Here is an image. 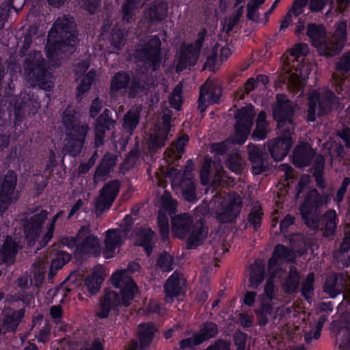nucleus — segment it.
I'll return each mask as SVG.
<instances>
[{
	"instance_id": "nucleus-1",
	"label": "nucleus",
	"mask_w": 350,
	"mask_h": 350,
	"mask_svg": "<svg viewBox=\"0 0 350 350\" xmlns=\"http://www.w3.org/2000/svg\"><path fill=\"white\" fill-rule=\"evenodd\" d=\"M111 282L113 287L120 292L105 290V294L100 298L96 316L101 319H107L111 311L115 314L120 312V307L131 305L139 288L134 279L126 271L119 270L112 273Z\"/></svg>"
},
{
	"instance_id": "nucleus-2",
	"label": "nucleus",
	"mask_w": 350,
	"mask_h": 350,
	"mask_svg": "<svg viewBox=\"0 0 350 350\" xmlns=\"http://www.w3.org/2000/svg\"><path fill=\"white\" fill-rule=\"evenodd\" d=\"M78 44L74 18L67 15L58 17L48 33L46 56L53 60L61 55H72L76 51Z\"/></svg>"
},
{
	"instance_id": "nucleus-3",
	"label": "nucleus",
	"mask_w": 350,
	"mask_h": 350,
	"mask_svg": "<svg viewBox=\"0 0 350 350\" xmlns=\"http://www.w3.org/2000/svg\"><path fill=\"white\" fill-rule=\"evenodd\" d=\"M172 230L180 239L187 237V250H195L203 244L207 237L208 229L202 219L194 222L188 213L176 215L172 218Z\"/></svg>"
},
{
	"instance_id": "nucleus-4",
	"label": "nucleus",
	"mask_w": 350,
	"mask_h": 350,
	"mask_svg": "<svg viewBox=\"0 0 350 350\" xmlns=\"http://www.w3.org/2000/svg\"><path fill=\"white\" fill-rule=\"evenodd\" d=\"M62 122L66 133L64 149L68 154L77 157L81 152L89 127L81 122L76 110L68 107L63 111Z\"/></svg>"
},
{
	"instance_id": "nucleus-5",
	"label": "nucleus",
	"mask_w": 350,
	"mask_h": 350,
	"mask_svg": "<svg viewBox=\"0 0 350 350\" xmlns=\"http://www.w3.org/2000/svg\"><path fill=\"white\" fill-rule=\"evenodd\" d=\"M27 81L35 88L46 92H51L54 88L52 75L49 71V66L44 57L37 53L29 54L23 63Z\"/></svg>"
},
{
	"instance_id": "nucleus-6",
	"label": "nucleus",
	"mask_w": 350,
	"mask_h": 350,
	"mask_svg": "<svg viewBox=\"0 0 350 350\" xmlns=\"http://www.w3.org/2000/svg\"><path fill=\"white\" fill-rule=\"evenodd\" d=\"M328 195H321L316 189L308 191L305 196L303 203L299 207V212L304 224L309 228L318 226L319 220L316 217L319 208L326 204Z\"/></svg>"
},
{
	"instance_id": "nucleus-7",
	"label": "nucleus",
	"mask_w": 350,
	"mask_h": 350,
	"mask_svg": "<svg viewBox=\"0 0 350 350\" xmlns=\"http://www.w3.org/2000/svg\"><path fill=\"white\" fill-rule=\"evenodd\" d=\"M137 57L152 71L160 68L163 56L161 42L157 35L151 36L142 48L137 50Z\"/></svg>"
},
{
	"instance_id": "nucleus-8",
	"label": "nucleus",
	"mask_w": 350,
	"mask_h": 350,
	"mask_svg": "<svg viewBox=\"0 0 350 350\" xmlns=\"http://www.w3.org/2000/svg\"><path fill=\"white\" fill-rule=\"evenodd\" d=\"M254 116V107L252 105L237 111L234 115V133L232 139L234 144L242 145L245 142L250 133Z\"/></svg>"
},
{
	"instance_id": "nucleus-9",
	"label": "nucleus",
	"mask_w": 350,
	"mask_h": 350,
	"mask_svg": "<svg viewBox=\"0 0 350 350\" xmlns=\"http://www.w3.org/2000/svg\"><path fill=\"white\" fill-rule=\"evenodd\" d=\"M18 180L17 174L8 170L0 180V215H3L17 198L14 193Z\"/></svg>"
},
{
	"instance_id": "nucleus-10",
	"label": "nucleus",
	"mask_w": 350,
	"mask_h": 350,
	"mask_svg": "<svg viewBox=\"0 0 350 350\" xmlns=\"http://www.w3.org/2000/svg\"><path fill=\"white\" fill-rule=\"evenodd\" d=\"M279 94L277 96L278 105L273 110V119L277 122L278 128L285 133L291 132L294 123L293 118L295 115V109L289 100L280 101Z\"/></svg>"
},
{
	"instance_id": "nucleus-11",
	"label": "nucleus",
	"mask_w": 350,
	"mask_h": 350,
	"mask_svg": "<svg viewBox=\"0 0 350 350\" xmlns=\"http://www.w3.org/2000/svg\"><path fill=\"white\" fill-rule=\"evenodd\" d=\"M79 243L77 247V255H96L100 252L99 239L91 233L88 225L82 226L78 231Z\"/></svg>"
},
{
	"instance_id": "nucleus-12",
	"label": "nucleus",
	"mask_w": 350,
	"mask_h": 350,
	"mask_svg": "<svg viewBox=\"0 0 350 350\" xmlns=\"http://www.w3.org/2000/svg\"><path fill=\"white\" fill-rule=\"evenodd\" d=\"M47 219V213L41 211L31 216L29 219L23 221V227L25 239L29 245H34L40 237L43 224Z\"/></svg>"
},
{
	"instance_id": "nucleus-13",
	"label": "nucleus",
	"mask_w": 350,
	"mask_h": 350,
	"mask_svg": "<svg viewBox=\"0 0 350 350\" xmlns=\"http://www.w3.org/2000/svg\"><path fill=\"white\" fill-rule=\"evenodd\" d=\"M222 88L216 83L206 82L200 87V95L198 100V109L200 112H204L208 105L218 104L222 94Z\"/></svg>"
},
{
	"instance_id": "nucleus-14",
	"label": "nucleus",
	"mask_w": 350,
	"mask_h": 350,
	"mask_svg": "<svg viewBox=\"0 0 350 350\" xmlns=\"http://www.w3.org/2000/svg\"><path fill=\"white\" fill-rule=\"evenodd\" d=\"M120 190L119 180H111L105 184L100 190L99 198L96 201V209L105 211L109 209L113 204Z\"/></svg>"
},
{
	"instance_id": "nucleus-15",
	"label": "nucleus",
	"mask_w": 350,
	"mask_h": 350,
	"mask_svg": "<svg viewBox=\"0 0 350 350\" xmlns=\"http://www.w3.org/2000/svg\"><path fill=\"white\" fill-rule=\"evenodd\" d=\"M292 143L291 132L288 130L284 136L274 138L269 142V152L275 161H280L288 154Z\"/></svg>"
},
{
	"instance_id": "nucleus-16",
	"label": "nucleus",
	"mask_w": 350,
	"mask_h": 350,
	"mask_svg": "<svg viewBox=\"0 0 350 350\" xmlns=\"http://www.w3.org/2000/svg\"><path fill=\"white\" fill-rule=\"evenodd\" d=\"M248 159L254 174H260L267 170L268 154L264 147L249 143L247 146Z\"/></svg>"
},
{
	"instance_id": "nucleus-17",
	"label": "nucleus",
	"mask_w": 350,
	"mask_h": 350,
	"mask_svg": "<svg viewBox=\"0 0 350 350\" xmlns=\"http://www.w3.org/2000/svg\"><path fill=\"white\" fill-rule=\"evenodd\" d=\"M186 280L183 275L175 271L167 279L164 284V291L167 302H172L175 297H178L184 294L183 290Z\"/></svg>"
},
{
	"instance_id": "nucleus-18",
	"label": "nucleus",
	"mask_w": 350,
	"mask_h": 350,
	"mask_svg": "<svg viewBox=\"0 0 350 350\" xmlns=\"http://www.w3.org/2000/svg\"><path fill=\"white\" fill-rule=\"evenodd\" d=\"M133 233L135 237L136 245L144 248L148 256L150 255L154 247L157 235L154 231L149 227L136 228Z\"/></svg>"
},
{
	"instance_id": "nucleus-19",
	"label": "nucleus",
	"mask_w": 350,
	"mask_h": 350,
	"mask_svg": "<svg viewBox=\"0 0 350 350\" xmlns=\"http://www.w3.org/2000/svg\"><path fill=\"white\" fill-rule=\"evenodd\" d=\"M19 250V245L11 235H6L0 247V263L13 265Z\"/></svg>"
},
{
	"instance_id": "nucleus-20",
	"label": "nucleus",
	"mask_w": 350,
	"mask_h": 350,
	"mask_svg": "<svg viewBox=\"0 0 350 350\" xmlns=\"http://www.w3.org/2000/svg\"><path fill=\"white\" fill-rule=\"evenodd\" d=\"M241 202L235 199L230 200L228 203H221V209L217 213V219L222 224L234 222L241 210Z\"/></svg>"
},
{
	"instance_id": "nucleus-21",
	"label": "nucleus",
	"mask_w": 350,
	"mask_h": 350,
	"mask_svg": "<svg viewBox=\"0 0 350 350\" xmlns=\"http://www.w3.org/2000/svg\"><path fill=\"white\" fill-rule=\"evenodd\" d=\"M110 115V110L105 109L103 113L96 120L95 139L96 142H100L101 144L104 142L106 131L111 130L116 123Z\"/></svg>"
},
{
	"instance_id": "nucleus-22",
	"label": "nucleus",
	"mask_w": 350,
	"mask_h": 350,
	"mask_svg": "<svg viewBox=\"0 0 350 350\" xmlns=\"http://www.w3.org/2000/svg\"><path fill=\"white\" fill-rule=\"evenodd\" d=\"M150 84L148 77L133 75L127 90L129 98L135 99L146 95L150 91Z\"/></svg>"
},
{
	"instance_id": "nucleus-23",
	"label": "nucleus",
	"mask_w": 350,
	"mask_h": 350,
	"mask_svg": "<svg viewBox=\"0 0 350 350\" xmlns=\"http://www.w3.org/2000/svg\"><path fill=\"white\" fill-rule=\"evenodd\" d=\"M265 278V265L259 260H256L250 266L249 271L248 287L258 289Z\"/></svg>"
},
{
	"instance_id": "nucleus-24",
	"label": "nucleus",
	"mask_w": 350,
	"mask_h": 350,
	"mask_svg": "<svg viewBox=\"0 0 350 350\" xmlns=\"http://www.w3.org/2000/svg\"><path fill=\"white\" fill-rule=\"evenodd\" d=\"M198 57L199 55L195 53L191 44H183L176 64L177 71H183L188 66L195 65Z\"/></svg>"
},
{
	"instance_id": "nucleus-25",
	"label": "nucleus",
	"mask_w": 350,
	"mask_h": 350,
	"mask_svg": "<svg viewBox=\"0 0 350 350\" xmlns=\"http://www.w3.org/2000/svg\"><path fill=\"white\" fill-rule=\"evenodd\" d=\"M156 331L155 325L152 322L142 323L139 325L137 337L142 350H144L149 347L154 338Z\"/></svg>"
},
{
	"instance_id": "nucleus-26",
	"label": "nucleus",
	"mask_w": 350,
	"mask_h": 350,
	"mask_svg": "<svg viewBox=\"0 0 350 350\" xmlns=\"http://www.w3.org/2000/svg\"><path fill=\"white\" fill-rule=\"evenodd\" d=\"M131 82V77L128 71L120 70L116 72L112 77L109 92L111 96H114L121 90H128L129 85Z\"/></svg>"
},
{
	"instance_id": "nucleus-27",
	"label": "nucleus",
	"mask_w": 350,
	"mask_h": 350,
	"mask_svg": "<svg viewBox=\"0 0 350 350\" xmlns=\"http://www.w3.org/2000/svg\"><path fill=\"white\" fill-rule=\"evenodd\" d=\"M168 12V6L163 1H154L146 10L145 15L151 23L163 21Z\"/></svg>"
},
{
	"instance_id": "nucleus-28",
	"label": "nucleus",
	"mask_w": 350,
	"mask_h": 350,
	"mask_svg": "<svg viewBox=\"0 0 350 350\" xmlns=\"http://www.w3.org/2000/svg\"><path fill=\"white\" fill-rule=\"evenodd\" d=\"M312 161L311 148L306 144L298 145L293 153V163L298 167L308 166Z\"/></svg>"
},
{
	"instance_id": "nucleus-29",
	"label": "nucleus",
	"mask_w": 350,
	"mask_h": 350,
	"mask_svg": "<svg viewBox=\"0 0 350 350\" xmlns=\"http://www.w3.org/2000/svg\"><path fill=\"white\" fill-rule=\"evenodd\" d=\"M306 34L309 38L312 45L317 47L325 40L327 31L323 24L309 23L306 26Z\"/></svg>"
},
{
	"instance_id": "nucleus-30",
	"label": "nucleus",
	"mask_w": 350,
	"mask_h": 350,
	"mask_svg": "<svg viewBox=\"0 0 350 350\" xmlns=\"http://www.w3.org/2000/svg\"><path fill=\"white\" fill-rule=\"evenodd\" d=\"M117 161L116 155L111 153L105 154L96 168L94 179L109 176L116 165Z\"/></svg>"
},
{
	"instance_id": "nucleus-31",
	"label": "nucleus",
	"mask_w": 350,
	"mask_h": 350,
	"mask_svg": "<svg viewBox=\"0 0 350 350\" xmlns=\"http://www.w3.org/2000/svg\"><path fill=\"white\" fill-rule=\"evenodd\" d=\"M105 247L103 254L105 258L112 257L116 249L122 243V237L120 233L116 229H109L106 232Z\"/></svg>"
},
{
	"instance_id": "nucleus-32",
	"label": "nucleus",
	"mask_w": 350,
	"mask_h": 350,
	"mask_svg": "<svg viewBox=\"0 0 350 350\" xmlns=\"http://www.w3.org/2000/svg\"><path fill=\"white\" fill-rule=\"evenodd\" d=\"M96 79V71L94 68L90 70L86 74L82 76L81 81L76 89V98L77 100H81L84 97L85 94L90 91Z\"/></svg>"
},
{
	"instance_id": "nucleus-33",
	"label": "nucleus",
	"mask_w": 350,
	"mask_h": 350,
	"mask_svg": "<svg viewBox=\"0 0 350 350\" xmlns=\"http://www.w3.org/2000/svg\"><path fill=\"white\" fill-rule=\"evenodd\" d=\"M300 280V275L295 266H290L288 274L284 282L282 288L286 294H293L297 291Z\"/></svg>"
},
{
	"instance_id": "nucleus-34",
	"label": "nucleus",
	"mask_w": 350,
	"mask_h": 350,
	"mask_svg": "<svg viewBox=\"0 0 350 350\" xmlns=\"http://www.w3.org/2000/svg\"><path fill=\"white\" fill-rule=\"evenodd\" d=\"M338 217L336 211L328 210L323 216V234L325 237L334 235L337 227Z\"/></svg>"
},
{
	"instance_id": "nucleus-35",
	"label": "nucleus",
	"mask_w": 350,
	"mask_h": 350,
	"mask_svg": "<svg viewBox=\"0 0 350 350\" xmlns=\"http://www.w3.org/2000/svg\"><path fill=\"white\" fill-rule=\"evenodd\" d=\"M179 186L181 189L183 198L189 202H196L197 201L196 185L192 178H183Z\"/></svg>"
},
{
	"instance_id": "nucleus-36",
	"label": "nucleus",
	"mask_w": 350,
	"mask_h": 350,
	"mask_svg": "<svg viewBox=\"0 0 350 350\" xmlns=\"http://www.w3.org/2000/svg\"><path fill=\"white\" fill-rule=\"evenodd\" d=\"M273 310L271 301L267 300L262 297L260 306L255 310V314L257 317L258 324L260 326H265L269 322V317L272 314Z\"/></svg>"
},
{
	"instance_id": "nucleus-37",
	"label": "nucleus",
	"mask_w": 350,
	"mask_h": 350,
	"mask_svg": "<svg viewBox=\"0 0 350 350\" xmlns=\"http://www.w3.org/2000/svg\"><path fill=\"white\" fill-rule=\"evenodd\" d=\"M25 310L21 309L8 312L3 316V325L8 332H14L24 317Z\"/></svg>"
},
{
	"instance_id": "nucleus-38",
	"label": "nucleus",
	"mask_w": 350,
	"mask_h": 350,
	"mask_svg": "<svg viewBox=\"0 0 350 350\" xmlns=\"http://www.w3.org/2000/svg\"><path fill=\"white\" fill-rule=\"evenodd\" d=\"M201 343L215 338L219 333L218 325L213 321L204 322L200 330L195 332Z\"/></svg>"
},
{
	"instance_id": "nucleus-39",
	"label": "nucleus",
	"mask_w": 350,
	"mask_h": 350,
	"mask_svg": "<svg viewBox=\"0 0 350 350\" xmlns=\"http://www.w3.org/2000/svg\"><path fill=\"white\" fill-rule=\"evenodd\" d=\"M336 96L335 94L329 91L321 99L318 100V116H323L329 113L333 109Z\"/></svg>"
},
{
	"instance_id": "nucleus-40",
	"label": "nucleus",
	"mask_w": 350,
	"mask_h": 350,
	"mask_svg": "<svg viewBox=\"0 0 350 350\" xmlns=\"http://www.w3.org/2000/svg\"><path fill=\"white\" fill-rule=\"evenodd\" d=\"M140 112L129 111L123 117L122 126L125 131L130 135H133L134 131L139 123Z\"/></svg>"
},
{
	"instance_id": "nucleus-41",
	"label": "nucleus",
	"mask_w": 350,
	"mask_h": 350,
	"mask_svg": "<svg viewBox=\"0 0 350 350\" xmlns=\"http://www.w3.org/2000/svg\"><path fill=\"white\" fill-rule=\"evenodd\" d=\"M169 130L159 128L154 134L150 135L149 137L150 146L153 150H158L165 145L167 139Z\"/></svg>"
},
{
	"instance_id": "nucleus-42",
	"label": "nucleus",
	"mask_w": 350,
	"mask_h": 350,
	"mask_svg": "<svg viewBox=\"0 0 350 350\" xmlns=\"http://www.w3.org/2000/svg\"><path fill=\"white\" fill-rule=\"evenodd\" d=\"M324 291L332 298H335L341 293V285L339 284L336 273L327 277L324 284Z\"/></svg>"
},
{
	"instance_id": "nucleus-43",
	"label": "nucleus",
	"mask_w": 350,
	"mask_h": 350,
	"mask_svg": "<svg viewBox=\"0 0 350 350\" xmlns=\"http://www.w3.org/2000/svg\"><path fill=\"white\" fill-rule=\"evenodd\" d=\"M104 281V278L96 273L88 275L85 280V285L90 296L98 293L100 286Z\"/></svg>"
},
{
	"instance_id": "nucleus-44",
	"label": "nucleus",
	"mask_w": 350,
	"mask_h": 350,
	"mask_svg": "<svg viewBox=\"0 0 350 350\" xmlns=\"http://www.w3.org/2000/svg\"><path fill=\"white\" fill-rule=\"evenodd\" d=\"M124 31L119 28H113L109 38V42L113 49L118 51L121 50L124 45Z\"/></svg>"
},
{
	"instance_id": "nucleus-45",
	"label": "nucleus",
	"mask_w": 350,
	"mask_h": 350,
	"mask_svg": "<svg viewBox=\"0 0 350 350\" xmlns=\"http://www.w3.org/2000/svg\"><path fill=\"white\" fill-rule=\"evenodd\" d=\"M264 213L262 208H252L248 214L247 221L249 227H252L255 231H258L262 226Z\"/></svg>"
},
{
	"instance_id": "nucleus-46",
	"label": "nucleus",
	"mask_w": 350,
	"mask_h": 350,
	"mask_svg": "<svg viewBox=\"0 0 350 350\" xmlns=\"http://www.w3.org/2000/svg\"><path fill=\"white\" fill-rule=\"evenodd\" d=\"M226 167L232 172L240 174L243 172L242 159L237 152L230 154L226 160Z\"/></svg>"
},
{
	"instance_id": "nucleus-47",
	"label": "nucleus",
	"mask_w": 350,
	"mask_h": 350,
	"mask_svg": "<svg viewBox=\"0 0 350 350\" xmlns=\"http://www.w3.org/2000/svg\"><path fill=\"white\" fill-rule=\"evenodd\" d=\"M347 22L341 21L335 25L334 38L337 42L340 49H342L347 40Z\"/></svg>"
},
{
	"instance_id": "nucleus-48",
	"label": "nucleus",
	"mask_w": 350,
	"mask_h": 350,
	"mask_svg": "<svg viewBox=\"0 0 350 350\" xmlns=\"http://www.w3.org/2000/svg\"><path fill=\"white\" fill-rule=\"evenodd\" d=\"M174 257L167 252L161 253L157 260V267L163 271L170 272L173 269Z\"/></svg>"
},
{
	"instance_id": "nucleus-49",
	"label": "nucleus",
	"mask_w": 350,
	"mask_h": 350,
	"mask_svg": "<svg viewBox=\"0 0 350 350\" xmlns=\"http://www.w3.org/2000/svg\"><path fill=\"white\" fill-rule=\"evenodd\" d=\"M314 275L313 273H309L304 280L302 282L301 287V294L306 299L311 298L314 292Z\"/></svg>"
},
{
	"instance_id": "nucleus-50",
	"label": "nucleus",
	"mask_w": 350,
	"mask_h": 350,
	"mask_svg": "<svg viewBox=\"0 0 350 350\" xmlns=\"http://www.w3.org/2000/svg\"><path fill=\"white\" fill-rule=\"evenodd\" d=\"M282 262L290 261L294 257V252L292 249L282 244H277L273 253Z\"/></svg>"
},
{
	"instance_id": "nucleus-51",
	"label": "nucleus",
	"mask_w": 350,
	"mask_h": 350,
	"mask_svg": "<svg viewBox=\"0 0 350 350\" xmlns=\"http://www.w3.org/2000/svg\"><path fill=\"white\" fill-rule=\"evenodd\" d=\"M157 224L159 233L163 240H166L170 235L169 219L165 213L159 211L157 216Z\"/></svg>"
},
{
	"instance_id": "nucleus-52",
	"label": "nucleus",
	"mask_w": 350,
	"mask_h": 350,
	"mask_svg": "<svg viewBox=\"0 0 350 350\" xmlns=\"http://www.w3.org/2000/svg\"><path fill=\"white\" fill-rule=\"evenodd\" d=\"M280 260L278 258L273 254L269 258L267 262V271L269 276L278 277L280 276L285 272L284 269L279 265V261Z\"/></svg>"
},
{
	"instance_id": "nucleus-53",
	"label": "nucleus",
	"mask_w": 350,
	"mask_h": 350,
	"mask_svg": "<svg viewBox=\"0 0 350 350\" xmlns=\"http://www.w3.org/2000/svg\"><path fill=\"white\" fill-rule=\"evenodd\" d=\"M71 258L70 254L65 251H58L55 254V258L51 260V265L52 269L55 270L61 269L64 265L68 263Z\"/></svg>"
},
{
	"instance_id": "nucleus-54",
	"label": "nucleus",
	"mask_w": 350,
	"mask_h": 350,
	"mask_svg": "<svg viewBox=\"0 0 350 350\" xmlns=\"http://www.w3.org/2000/svg\"><path fill=\"white\" fill-rule=\"evenodd\" d=\"M308 53V46L305 43L296 44L290 50L291 56L297 62L299 61L300 57H303L304 59Z\"/></svg>"
},
{
	"instance_id": "nucleus-55",
	"label": "nucleus",
	"mask_w": 350,
	"mask_h": 350,
	"mask_svg": "<svg viewBox=\"0 0 350 350\" xmlns=\"http://www.w3.org/2000/svg\"><path fill=\"white\" fill-rule=\"evenodd\" d=\"M211 167V161L209 159H205L200 170V178L201 184L204 186L209 183V176Z\"/></svg>"
},
{
	"instance_id": "nucleus-56",
	"label": "nucleus",
	"mask_w": 350,
	"mask_h": 350,
	"mask_svg": "<svg viewBox=\"0 0 350 350\" xmlns=\"http://www.w3.org/2000/svg\"><path fill=\"white\" fill-rule=\"evenodd\" d=\"M319 100V95L317 96H311L308 100V107L307 109V120L310 122H313L316 120V110L318 106L317 103Z\"/></svg>"
},
{
	"instance_id": "nucleus-57",
	"label": "nucleus",
	"mask_w": 350,
	"mask_h": 350,
	"mask_svg": "<svg viewBox=\"0 0 350 350\" xmlns=\"http://www.w3.org/2000/svg\"><path fill=\"white\" fill-rule=\"evenodd\" d=\"M350 184V178L345 177L342 181L340 188L338 189L336 194L334 198V202L338 206H340L341 202L343 201L345 195L347 192V188Z\"/></svg>"
},
{
	"instance_id": "nucleus-58",
	"label": "nucleus",
	"mask_w": 350,
	"mask_h": 350,
	"mask_svg": "<svg viewBox=\"0 0 350 350\" xmlns=\"http://www.w3.org/2000/svg\"><path fill=\"white\" fill-rule=\"evenodd\" d=\"M247 337L248 335L241 330L235 332L233 335V340L234 345L237 347V350H245Z\"/></svg>"
},
{
	"instance_id": "nucleus-59",
	"label": "nucleus",
	"mask_w": 350,
	"mask_h": 350,
	"mask_svg": "<svg viewBox=\"0 0 350 350\" xmlns=\"http://www.w3.org/2000/svg\"><path fill=\"white\" fill-rule=\"evenodd\" d=\"M201 344L202 343L196 333H193L192 336L182 339L179 342V346L181 350L193 349L196 346H198Z\"/></svg>"
},
{
	"instance_id": "nucleus-60",
	"label": "nucleus",
	"mask_w": 350,
	"mask_h": 350,
	"mask_svg": "<svg viewBox=\"0 0 350 350\" xmlns=\"http://www.w3.org/2000/svg\"><path fill=\"white\" fill-rule=\"evenodd\" d=\"M136 8L135 5L124 1L121 8L122 20L126 23H131L133 19V12Z\"/></svg>"
},
{
	"instance_id": "nucleus-61",
	"label": "nucleus",
	"mask_w": 350,
	"mask_h": 350,
	"mask_svg": "<svg viewBox=\"0 0 350 350\" xmlns=\"http://www.w3.org/2000/svg\"><path fill=\"white\" fill-rule=\"evenodd\" d=\"M339 332L343 331V339L340 347L345 349H350V319L345 324L340 326Z\"/></svg>"
},
{
	"instance_id": "nucleus-62",
	"label": "nucleus",
	"mask_w": 350,
	"mask_h": 350,
	"mask_svg": "<svg viewBox=\"0 0 350 350\" xmlns=\"http://www.w3.org/2000/svg\"><path fill=\"white\" fill-rule=\"evenodd\" d=\"M243 5L240 6L234 12V14H232L229 18L228 23L226 27V31L228 33L231 31L234 27L237 25V23L240 21L241 18L243 14Z\"/></svg>"
},
{
	"instance_id": "nucleus-63",
	"label": "nucleus",
	"mask_w": 350,
	"mask_h": 350,
	"mask_svg": "<svg viewBox=\"0 0 350 350\" xmlns=\"http://www.w3.org/2000/svg\"><path fill=\"white\" fill-rule=\"evenodd\" d=\"M189 137L187 134H183L176 139L174 143V148L177 153L181 156L185 152V147L188 144Z\"/></svg>"
},
{
	"instance_id": "nucleus-64",
	"label": "nucleus",
	"mask_w": 350,
	"mask_h": 350,
	"mask_svg": "<svg viewBox=\"0 0 350 350\" xmlns=\"http://www.w3.org/2000/svg\"><path fill=\"white\" fill-rule=\"evenodd\" d=\"M203 350H230V344L224 339H217Z\"/></svg>"
}]
</instances>
